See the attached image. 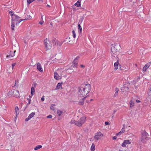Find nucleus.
I'll list each match as a JSON object with an SVG mask.
<instances>
[{"label": "nucleus", "instance_id": "37", "mask_svg": "<svg viewBox=\"0 0 151 151\" xmlns=\"http://www.w3.org/2000/svg\"><path fill=\"white\" fill-rule=\"evenodd\" d=\"M27 100L28 101V102H29L28 103V104H27V105H28V104H30L31 103V100L29 99V98H27Z\"/></svg>", "mask_w": 151, "mask_h": 151}, {"label": "nucleus", "instance_id": "25", "mask_svg": "<svg viewBox=\"0 0 151 151\" xmlns=\"http://www.w3.org/2000/svg\"><path fill=\"white\" fill-rule=\"evenodd\" d=\"M62 113L63 112L60 110H57V113L59 116H60Z\"/></svg>", "mask_w": 151, "mask_h": 151}, {"label": "nucleus", "instance_id": "45", "mask_svg": "<svg viewBox=\"0 0 151 151\" xmlns=\"http://www.w3.org/2000/svg\"><path fill=\"white\" fill-rule=\"evenodd\" d=\"M30 119L28 117L27 118H26V119H25V121L27 122V121H28V120H29Z\"/></svg>", "mask_w": 151, "mask_h": 151}, {"label": "nucleus", "instance_id": "63", "mask_svg": "<svg viewBox=\"0 0 151 151\" xmlns=\"http://www.w3.org/2000/svg\"><path fill=\"white\" fill-rule=\"evenodd\" d=\"M9 13H10V14H12V12H9Z\"/></svg>", "mask_w": 151, "mask_h": 151}, {"label": "nucleus", "instance_id": "19", "mask_svg": "<svg viewBox=\"0 0 151 151\" xmlns=\"http://www.w3.org/2000/svg\"><path fill=\"white\" fill-rule=\"evenodd\" d=\"M84 18V16H81V17L80 19L79 20L78 24H81Z\"/></svg>", "mask_w": 151, "mask_h": 151}, {"label": "nucleus", "instance_id": "47", "mask_svg": "<svg viewBox=\"0 0 151 151\" xmlns=\"http://www.w3.org/2000/svg\"><path fill=\"white\" fill-rule=\"evenodd\" d=\"M105 124L106 125H109L110 124V123L108 122H105Z\"/></svg>", "mask_w": 151, "mask_h": 151}, {"label": "nucleus", "instance_id": "7", "mask_svg": "<svg viewBox=\"0 0 151 151\" xmlns=\"http://www.w3.org/2000/svg\"><path fill=\"white\" fill-rule=\"evenodd\" d=\"M44 44L47 50H49L51 49L52 46V44L51 42L47 38H46L44 40Z\"/></svg>", "mask_w": 151, "mask_h": 151}, {"label": "nucleus", "instance_id": "5", "mask_svg": "<svg viewBox=\"0 0 151 151\" xmlns=\"http://www.w3.org/2000/svg\"><path fill=\"white\" fill-rule=\"evenodd\" d=\"M11 16H13L12 19V21L13 20L14 21H19L18 19L20 18V17L18 16L17 15L14 14H11ZM14 22H12L11 23V27L12 29V30H14V27L15 26L14 25Z\"/></svg>", "mask_w": 151, "mask_h": 151}, {"label": "nucleus", "instance_id": "41", "mask_svg": "<svg viewBox=\"0 0 151 151\" xmlns=\"http://www.w3.org/2000/svg\"><path fill=\"white\" fill-rule=\"evenodd\" d=\"M45 96H42V97L41 100L42 101H44L45 100Z\"/></svg>", "mask_w": 151, "mask_h": 151}, {"label": "nucleus", "instance_id": "18", "mask_svg": "<svg viewBox=\"0 0 151 151\" xmlns=\"http://www.w3.org/2000/svg\"><path fill=\"white\" fill-rule=\"evenodd\" d=\"M62 84V83H59L57 85L55 90H58L61 87V85Z\"/></svg>", "mask_w": 151, "mask_h": 151}, {"label": "nucleus", "instance_id": "1", "mask_svg": "<svg viewBox=\"0 0 151 151\" xmlns=\"http://www.w3.org/2000/svg\"><path fill=\"white\" fill-rule=\"evenodd\" d=\"M91 89V86L89 84H86L84 87H80L78 92V96L80 97L85 96L90 92Z\"/></svg>", "mask_w": 151, "mask_h": 151}, {"label": "nucleus", "instance_id": "36", "mask_svg": "<svg viewBox=\"0 0 151 151\" xmlns=\"http://www.w3.org/2000/svg\"><path fill=\"white\" fill-rule=\"evenodd\" d=\"M27 19H26V18H25L24 19H20L18 21L19 22L17 23L18 24L20 22H21L23 21H24L26 20H27Z\"/></svg>", "mask_w": 151, "mask_h": 151}, {"label": "nucleus", "instance_id": "20", "mask_svg": "<svg viewBox=\"0 0 151 151\" xmlns=\"http://www.w3.org/2000/svg\"><path fill=\"white\" fill-rule=\"evenodd\" d=\"M15 112L16 113V116H17V115H18L19 114V109L17 106H16L15 107Z\"/></svg>", "mask_w": 151, "mask_h": 151}, {"label": "nucleus", "instance_id": "50", "mask_svg": "<svg viewBox=\"0 0 151 151\" xmlns=\"http://www.w3.org/2000/svg\"><path fill=\"white\" fill-rule=\"evenodd\" d=\"M118 93H116V92L114 94V97H115L118 95Z\"/></svg>", "mask_w": 151, "mask_h": 151}, {"label": "nucleus", "instance_id": "39", "mask_svg": "<svg viewBox=\"0 0 151 151\" xmlns=\"http://www.w3.org/2000/svg\"><path fill=\"white\" fill-rule=\"evenodd\" d=\"M147 69V68L146 67L144 66L143 68V70L144 71H146Z\"/></svg>", "mask_w": 151, "mask_h": 151}, {"label": "nucleus", "instance_id": "55", "mask_svg": "<svg viewBox=\"0 0 151 151\" xmlns=\"http://www.w3.org/2000/svg\"><path fill=\"white\" fill-rule=\"evenodd\" d=\"M79 58V56H77V57L75 59H76V60L78 61V60Z\"/></svg>", "mask_w": 151, "mask_h": 151}, {"label": "nucleus", "instance_id": "28", "mask_svg": "<svg viewBox=\"0 0 151 151\" xmlns=\"http://www.w3.org/2000/svg\"><path fill=\"white\" fill-rule=\"evenodd\" d=\"M78 29L80 30V32H81V31H82V28H81V26L80 25V24H78Z\"/></svg>", "mask_w": 151, "mask_h": 151}, {"label": "nucleus", "instance_id": "52", "mask_svg": "<svg viewBox=\"0 0 151 151\" xmlns=\"http://www.w3.org/2000/svg\"><path fill=\"white\" fill-rule=\"evenodd\" d=\"M44 22V21H40L39 22V23L40 24H43V23Z\"/></svg>", "mask_w": 151, "mask_h": 151}, {"label": "nucleus", "instance_id": "13", "mask_svg": "<svg viewBox=\"0 0 151 151\" xmlns=\"http://www.w3.org/2000/svg\"><path fill=\"white\" fill-rule=\"evenodd\" d=\"M54 78L56 80H59L61 78V76H59L58 74L56 72H55L54 73Z\"/></svg>", "mask_w": 151, "mask_h": 151}, {"label": "nucleus", "instance_id": "49", "mask_svg": "<svg viewBox=\"0 0 151 151\" xmlns=\"http://www.w3.org/2000/svg\"><path fill=\"white\" fill-rule=\"evenodd\" d=\"M52 43H53V44L54 45H56V42L55 41V40H52Z\"/></svg>", "mask_w": 151, "mask_h": 151}, {"label": "nucleus", "instance_id": "53", "mask_svg": "<svg viewBox=\"0 0 151 151\" xmlns=\"http://www.w3.org/2000/svg\"><path fill=\"white\" fill-rule=\"evenodd\" d=\"M19 83V82L18 81H15V85H14V86H16V84L17 83Z\"/></svg>", "mask_w": 151, "mask_h": 151}, {"label": "nucleus", "instance_id": "43", "mask_svg": "<svg viewBox=\"0 0 151 151\" xmlns=\"http://www.w3.org/2000/svg\"><path fill=\"white\" fill-rule=\"evenodd\" d=\"M124 131H125V130H124V128H122V129H121V131H120V132L122 133H124Z\"/></svg>", "mask_w": 151, "mask_h": 151}, {"label": "nucleus", "instance_id": "8", "mask_svg": "<svg viewBox=\"0 0 151 151\" xmlns=\"http://www.w3.org/2000/svg\"><path fill=\"white\" fill-rule=\"evenodd\" d=\"M103 137V134L100 132H97L95 135L94 138L96 140L102 139Z\"/></svg>", "mask_w": 151, "mask_h": 151}, {"label": "nucleus", "instance_id": "40", "mask_svg": "<svg viewBox=\"0 0 151 151\" xmlns=\"http://www.w3.org/2000/svg\"><path fill=\"white\" fill-rule=\"evenodd\" d=\"M119 90L117 88H116L115 89V92L118 93Z\"/></svg>", "mask_w": 151, "mask_h": 151}, {"label": "nucleus", "instance_id": "29", "mask_svg": "<svg viewBox=\"0 0 151 151\" xmlns=\"http://www.w3.org/2000/svg\"><path fill=\"white\" fill-rule=\"evenodd\" d=\"M35 0H27V4H30L33 1H35Z\"/></svg>", "mask_w": 151, "mask_h": 151}, {"label": "nucleus", "instance_id": "60", "mask_svg": "<svg viewBox=\"0 0 151 151\" xmlns=\"http://www.w3.org/2000/svg\"><path fill=\"white\" fill-rule=\"evenodd\" d=\"M56 21L55 22H53V25H54L55 24L56 25V23H55Z\"/></svg>", "mask_w": 151, "mask_h": 151}, {"label": "nucleus", "instance_id": "59", "mask_svg": "<svg viewBox=\"0 0 151 151\" xmlns=\"http://www.w3.org/2000/svg\"><path fill=\"white\" fill-rule=\"evenodd\" d=\"M8 136L11 137V134H9L8 135Z\"/></svg>", "mask_w": 151, "mask_h": 151}, {"label": "nucleus", "instance_id": "10", "mask_svg": "<svg viewBox=\"0 0 151 151\" xmlns=\"http://www.w3.org/2000/svg\"><path fill=\"white\" fill-rule=\"evenodd\" d=\"M16 52V50H15L14 52L10 51V52L9 53V55H7L6 56V58H9L11 57H13L15 55V52Z\"/></svg>", "mask_w": 151, "mask_h": 151}, {"label": "nucleus", "instance_id": "22", "mask_svg": "<svg viewBox=\"0 0 151 151\" xmlns=\"http://www.w3.org/2000/svg\"><path fill=\"white\" fill-rule=\"evenodd\" d=\"M42 147V146L41 145H38L36 146L34 148V150H37Z\"/></svg>", "mask_w": 151, "mask_h": 151}, {"label": "nucleus", "instance_id": "14", "mask_svg": "<svg viewBox=\"0 0 151 151\" xmlns=\"http://www.w3.org/2000/svg\"><path fill=\"white\" fill-rule=\"evenodd\" d=\"M119 61L117 60L116 62H115L114 64V69L115 70H117L118 68Z\"/></svg>", "mask_w": 151, "mask_h": 151}, {"label": "nucleus", "instance_id": "56", "mask_svg": "<svg viewBox=\"0 0 151 151\" xmlns=\"http://www.w3.org/2000/svg\"><path fill=\"white\" fill-rule=\"evenodd\" d=\"M81 67L82 68H84L85 66L83 65H80Z\"/></svg>", "mask_w": 151, "mask_h": 151}, {"label": "nucleus", "instance_id": "32", "mask_svg": "<svg viewBox=\"0 0 151 151\" xmlns=\"http://www.w3.org/2000/svg\"><path fill=\"white\" fill-rule=\"evenodd\" d=\"M72 33L73 34V37L74 38H75L76 37V35L75 31L74 30H73Z\"/></svg>", "mask_w": 151, "mask_h": 151}, {"label": "nucleus", "instance_id": "62", "mask_svg": "<svg viewBox=\"0 0 151 151\" xmlns=\"http://www.w3.org/2000/svg\"><path fill=\"white\" fill-rule=\"evenodd\" d=\"M114 114H113V115L112 116V117H111V118H112V119H113V118H114Z\"/></svg>", "mask_w": 151, "mask_h": 151}, {"label": "nucleus", "instance_id": "33", "mask_svg": "<svg viewBox=\"0 0 151 151\" xmlns=\"http://www.w3.org/2000/svg\"><path fill=\"white\" fill-rule=\"evenodd\" d=\"M129 104H130V106L132 107V106H134V103L132 101H131L129 102Z\"/></svg>", "mask_w": 151, "mask_h": 151}, {"label": "nucleus", "instance_id": "12", "mask_svg": "<svg viewBox=\"0 0 151 151\" xmlns=\"http://www.w3.org/2000/svg\"><path fill=\"white\" fill-rule=\"evenodd\" d=\"M131 142L129 140H125L123 143L122 144V146L123 147H125L127 144H130Z\"/></svg>", "mask_w": 151, "mask_h": 151}, {"label": "nucleus", "instance_id": "24", "mask_svg": "<svg viewBox=\"0 0 151 151\" xmlns=\"http://www.w3.org/2000/svg\"><path fill=\"white\" fill-rule=\"evenodd\" d=\"M6 107L5 106H4L2 109L3 110V112L4 113H6Z\"/></svg>", "mask_w": 151, "mask_h": 151}, {"label": "nucleus", "instance_id": "51", "mask_svg": "<svg viewBox=\"0 0 151 151\" xmlns=\"http://www.w3.org/2000/svg\"><path fill=\"white\" fill-rule=\"evenodd\" d=\"M15 45H16V47L17 48H19V45L18 43L17 42H15Z\"/></svg>", "mask_w": 151, "mask_h": 151}, {"label": "nucleus", "instance_id": "4", "mask_svg": "<svg viewBox=\"0 0 151 151\" xmlns=\"http://www.w3.org/2000/svg\"><path fill=\"white\" fill-rule=\"evenodd\" d=\"M141 141L142 142H146V141L148 140L149 136L148 133L145 130L142 131L141 132Z\"/></svg>", "mask_w": 151, "mask_h": 151}, {"label": "nucleus", "instance_id": "57", "mask_svg": "<svg viewBox=\"0 0 151 151\" xmlns=\"http://www.w3.org/2000/svg\"><path fill=\"white\" fill-rule=\"evenodd\" d=\"M136 102H137V103H139V102H140V101H139V100H136Z\"/></svg>", "mask_w": 151, "mask_h": 151}, {"label": "nucleus", "instance_id": "61", "mask_svg": "<svg viewBox=\"0 0 151 151\" xmlns=\"http://www.w3.org/2000/svg\"><path fill=\"white\" fill-rule=\"evenodd\" d=\"M33 95H31V96H30V95H29V97H30V98H31L32 96Z\"/></svg>", "mask_w": 151, "mask_h": 151}, {"label": "nucleus", "instance_id": "26", "mask_svg": "<svg viewBox=\"0 0 151 151\" xmlns=\"http://www.w3.org/2000/svg\"><path fill=\"white\" fill-rule=\"evenodd\" d=\"M151 65V62H149L147 63L145 66L147 68H148Z\"/></svg>", "mask_w": 151, "mask_h": 151}, {"label": "nucleus", "instance_id": "23", "mask_svg": "<svg viewBox=\"0 0 151 151\" xmlns=\"http://www.w3.org/2000/svg\"><path fill=\"white\" fill-rule=\"evenodd\" d=\"M35 115V112H32V113H31V114H30L29 116H28V117L31 119V118H32V117L34 116V115Z\"/></svg>", "mask_w": 151, "mask_h": 151}, {"label": "nucleus", "instance_id": "34", "mask_svg": "<svg viewBox=\"0 0 151 151\" xmlns=\"http://www.w3.org/2000/svg\"><path fill=\"white\" fill-rule=\"evenodd\" d=\"M56 21V20L55 19H53L51 22L50 23V25L52 26L53 25V22H55Z\"/></svg>", "mask_w": 151, "mask_h": 151}, {"label": "nucleus", "instance_id": "46", "mask_svg": "<svg viewBox=\"0 0 151 151\" xmlns=\"http://www.w3.org/2000/svg\"><path fill=\"white\" fill-rule=\"evenodd\" d=\"M30 119L28 117L27 118H26V119H25V121L27 122V121H28V120H29Z\"/></svg>", "mask_w": 151, "mask_h": 151}, {"label": "nucleus", "instance_id": "42", "mask_svg": "<svg viewBox=\"0 0 151 151\" xmlns=\"http://www.w3.org/2000/svg\"><path fill=\"white\" fill-rule=\"evenodd\" d=\"M122 133L120 131L119 133H117L116 134V135H121L122 134Z\"/></svg>", "mask_w": 151, "mask_h": 151}, {"label": "nucleus", "instance_id": "16", "mask_svg": "<svg viewBox=\"0 0 151 151\" xmlns=\"http://www.w3.org/2000/svg\"><path fill=\"white\" fill-rule=\"evenodd\" d=\"M78 64V61L76 59H74L73 62V66L74 67H76Z\"/></svg>", "mask_w": 151, "mask_h": 151}, {"label": "nucleus", "instance_id": "27", "mask_svg": "<svg viewBox=\"0 0 151 151\" xmlns=\"http://www.w3.org/2000/svg\"><path fill=\"white\" fill-rule=\"evenodd\" d=\"M125 84H124L123 85V86H124V90L125 91H127V90H128L129 89V88L128 87H126L125 86Z\"/></svg>", "mask_w": 151, "mask_h": 151}, {"label": "nucleus", "instance_id": "44", "mask_svg": "<svg viewBox=\"0 0 151 151\" xmlns=\"http://www.w3.org/2000/svg\"><path fill=\"white\" fill-rule=\"evenodd\" d=\"M52 117V116L51 115H49L47 116V118H51Z\"/></svg>", "mask_w": 151, "mask_h": 151}, {"label": "nucleus", "instance_id": "48", "mask_svg": "<svg viewBox=\"0 0 151 151\" xmlns=\"http://www.w3.org/2000/svg\"><path fill=\"white\" fill-rule=\"evenodd\" d=\"M16 64V63H14L12 64V69H13L15 65Z\"/></svg>", "mask_w": 151, "mask_h": 151}, {"label": "nucleus", "instance_id": "11", "mask_svg": "<svg viewBox=\"0 0 151 151\" xmlns=\"http://www.w3.org/2000/svg\"><path fill=\"white\" fill-rule=\"evenodd\" d=\"M37 69L38 70L41 72H42L43 70L40 64L39 63H37Z\"/></svg>", "mask_w": 151, "mask_h": 151}, {"label": "nucleus", "instance_id": "6", "mask_svg": "<svg viewBox=\"0 0 151 151\" xmlns=\"http://www.w3.org/2000/svg\"><path fill=\"white\" fill-rule=\"evenodd\" d=\"M8 95H10L16 97H20L19 93L18 91L13 89L9 92L8 94Z\"/></svg>", "mask_w": 151, "mask_h": 151}, {"label": "nucleus", "instance_id": "17", "mask_svg": "<svg viewBox=\"0 0 151 151\" xmlns=\"http://www.w3.org/2000/svg\"><path fill=\"white\" fill-rule=\"evenodd\" d=\"M86 97H85L81 99L79 102V104L80 105H82L84 103V101Z\"/></svg>", "mask_w": 151, "mask_h": 151}, {"label": "nucleus", "instance_id": "35", "mask_svg": "<svg viewBox=\"0 0 151 151\" xmlns=\"http://www.w3.org/2000/svg\"><path fill=\"white\" fill-rule=\"evenodd\" d=\"M148 94L150 96H151V88H150L149 91L148 92Z\"/></svg>", "mask_w": 151, "mask_h": 151}, {"label": "nucleus", "instance_id": "3", "mask_svg": "<svg viewBox=\"0 0 151 151\" xmlns=\"http://www.w3.org/2000/svg\"><path fill=\"white\" fill-rule=\"evenodd\" d=\"M86 117L85 116L82 117L78 121H76L74 120H72L71 121L70 123L71 124H74L75 125L78 127H81L82 125L86 121Z\"/></svg>", "mask_w": 151, "mask_h": 151}, {"label": "nucleus", "instance_id": "38", "mask_svg": "<svg viewBox=\"0 0 151 151\" xmlns=\"http://www.w3.org/2000/svg\"><path fill=\"white\" fill-rule=\"evenodd\" d=\"M32 18V17L31 16H30L29 15H27V17L26 18V19H30Z\"/></svg>", "mask_w": 151, "mask_h": 151}, {"label": "nucleus", "instance_id": "64", "mask_svg": "<svg viewBox=\"0 0 151 151\" xmlns=\"http://www.w3.org/2000/svg\"><path fill=\"white\" fill-rule=\"evenodd\" d=\"M116 112V111L115 110H114V114H114V113H115V112Z\"/></svg>", "mask_w": 151, "mask_h": 151}, {"label": "nucleus", "instance_id": "2", "mask_svg": "<svg viewBox=\"0 0 151 151\" xmlns=\"http://www.w3.org/2000/svg\"><path fill=\"white\" fill-rule=\"evenodd\" d=\"M121 48L120 45L119 44H114L111 45V50L112 55L115 57V56L113 55L115 54L116 55L117 52L119 51Z\"/></svg>", "mask_w": 151, "mask_h": 151}, {"label": "nucleus", "instance_id": "21", "mask_svg": "<svg viewBox=\"0 0 151 151\" xmlns=\"http://www.w3.org/2000/svg\"><path fill=\"white\" fill-rule=\"evenodd\" d=\"M91 151H94L95 150V145L94 143H92L91 147Z\"/></svg>", "mask_w": 151, "mask_h": 151}, {"label": "nucleus", "instance_id": "15", "mask_svg": "<svg viewBox=\"0 0 151 151\" xmlns=\"http://www.w3.org/2000/svg\"><path fill=\"white\" fill-rule=\"evenodd\" d=\"M81 1V0H78L77 2L74 4V5L77 7H81V4L80 3Z\"/></svg>", "mask_w": 151, "mask_h": 151}, {"label": "nucleus", "instance_id": "31", "mask_svg": "<svg viewBox=\"0 0 151 151\" xmlns=\"http://www.w3.org/2000/svg\"><path fill=\"white\" fill-rule=\"evenodd\" d=\"M63 42H58L57 43V45H59V46H60L62 44Z\"/></svg>", "mask_w": 151, "mask_h": 151}, {"label": "nucleus", "instance_id": "30", "mask_svg": "<svg viewBox=\"0 0 151 151\" xmlns=\"http://www.w3.org/2000/svg\"><path fill=\"white\" fill-rule=\"evenodd\" d=\"M55 106V104H52L50 106V109H51L54 110V108L53 107V106Z\"/></svg>", "mask_w": 151, "mask_h": 151}, {"label": "nucleus", "instance_id": "9", "mask_svg": "<svg viewBox=\"0 0 151 151\" xmlns=\"http://www.w3.org/2000/svg\"><path fill=\"white\" fill-rule=\"evenodd\" d=\"M37 85L36 83L34 82L32 85V87L31 88V93L32 95H33L35 92V88L36 87V86Z\"/></svg>", "mask_w": 151, "mask_h": 151}, {"label": "nucleus", "instance_id": "58", "mask_svg": "<svg viewBox=\"0 0 151 151\" xmlns=\"http://www.w3.org/2000/svg\"><path fill=\"white\" fill-rule=\"evenodd\" d=\"M125 127V125L124 124H123V128H124V129Z\"/></svg>", "mask_w": 151, "mask_h": 151}, {"label": "nucleus", "instance_id": "54", "mask_svg": "<svg viewBox=\"0 0 151 151\" xmlns=\"http://www.w3.org/2000/svg\"><path fill=\"white\" fill-rule=\"evenodd\" d=\"M117 138V137L116 136H114L113 137V139H116Z\"/></svg>", "mask_w": 151, "mask_h": 151}]
</instances>
